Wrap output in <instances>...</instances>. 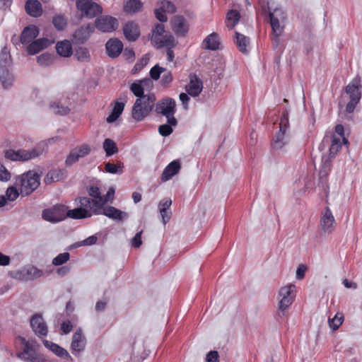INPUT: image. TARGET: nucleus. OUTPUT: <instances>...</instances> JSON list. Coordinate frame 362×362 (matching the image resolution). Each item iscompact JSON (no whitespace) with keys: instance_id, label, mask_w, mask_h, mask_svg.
<instances>
[{"instance_id":"f257e3e1","label":"nucleus","mask_w":362,"mask_h":362,"mask_svg":"<svg viewBox=\"0 0 362 362\" xmlns=\"http://www.w3.org/2000/svg\"><path fill=\"white\" fill-rule=\"evenodd\" d=\"M50 139L48 141H42L38 143L33 148L30 150L19 149L15 151L8 149L5 151L4 156L6 159L12 161H28L41 156L47 148L48 143L53 141Z\"/></svg>"},{"instance_id":"f03ea898","label":"nucleus","mask_w":362,"mask_h":362,"mask_svg":"<svg viewBox=\"0 0 362 362\" xmlns=\"http://www.w3.org/2000/svg\"><path fill=\"white\" fill-rule=\"evenodd\" d=\"M153 93L146 94L145 96L137 98L133 105L132 115L136 121H142L152 111L156 102Z\"/></svg>"},{"instance_id":"7ed1b4c3","label":"nucleus","mask_w":362,"mask_h":362,"mask_svg":"<svg viewBox=\"0 0 362 362\" xmlns=\"http://www.w3.org/2000/svg\"><path fill=\"white\" fill-rule=\"evenodd\" d=\"M40 184V175L33 170H29L16 177V185L19 187L21 195L29 196Z\"/></svg>"},{"instance_id":"20e7f679","label":"nucleus","mask_w":362,"mask_h":362,"mask_svg":"<svg viewBox=\"0 0 362 362\" xmlns=\"http://www.w3.org/2000/svg\"><path fill=\"white\" fill-rule=\"evenodd\" d=\"M361 77L356 76L346 86L345 93L349 95V101L346 106V112L352 113L361 98Z\"/></svg>"},{"instance_id":"39448f33","label":"nucleus","mask_w":362,"mask_h":362,"mask_svg":"<svg viewBox=\"0 0 362 362\" xmlns=\"http://www.w3.org/2000/svg\"><path fill=\"white\" fill-rule=\"evenodd\" d=\"M176 110V103L175 100L167 98L158 101L156 105V112L167 117V122L170 125L175 127L177 124L176 118L174 117Z\"/></svg>"},{"instance_id":"423d86ee","label":"nucleus","mask_w":362,"mask_h":362,"mask_svg":"<svg viewBox=\"0 0 362 362\" xmlns=\"http://www.w3.org/2000/svg\"><path fill=\"white\" fill-rule=\"evenodd\" d=\"M66 214L67 207L64 204H57L51 208L44 209L42 216L47 221L57 223L64 220L66 218Z\"/></svg>"},{"instance_id":"0eeeda50","label":"nucleus","mask_w":362,"mask_h":362,"mask_svg":"<svg viewBox=\"0 0 362 362\" xmlns=\"http://www.w3.org/2000/svg\"><path fill=\"white\" fill-rule=\"evenodd\" d=\"M76 8L83 16L93 18L103 11L102 7L92 0H76Z\"/></svg>"},{"instance_id":"6e6552de","label":"nucleus","mask_w":362,"mask_h":362,"mask_svg":"<svg viewBox=\"0 0 362 362\" xmlns=\"http://www.w3.org/2000/svg\"><path fill=\"white\" fill-rule=\"evenodd\" d=\"M295 288L293 284H288L279 289V296L280 298L279 302V309L283 313L289 308L295 298Z\"/></svg>"},{"instance_id":"1a4fd4ad","label":"nucleus","mask_w":362,"mask_h":362,"mask_svg":"<svg viewBox=\"0 0 362 362\" xmlns=\"http://www.w3.org/2000/svg\"><path fill=\"white\" fill-rule=\"evenodd\" d=\"M320 226L322 230L327 234L332 233L336 228L337 222L333 214L328 206H326L320 214Z\"/></svg>"},{"instance_id":"9d476101","label":"nucleus","mask_w":362,"mask_h":362,"mask_svg":"<svg viewBox=\"0 0 362 362\" xmlns=\"http://www.w3.org/2000/svg\"><path fill=\"white\" fill-rule=\"evenodd\" d=\"M119 25L117 18L103 16L96 19L95 27L102 32H112L115 30Z\"/></svg>"},{"instance_id":"9b49d317","label":"nucleus","mask_w":362,"mask_h":362,"mask_svg":"<svg viewBox=\"0 0 362 362\" xmlns=\"http://www.w3.org/2000/svg\"><path fill=\"white\" fill-rule=\"evenodd\" d=\"M30 326L38 337H45L47 335L48 328L42 315L39 314L34 315L30 319Z\"/></svg>"},{"instance_id":"f8f14e48","label":"nucleus","mask_w":362,"mask_h":362,"mask_svg":"<svg viewBox=\"0 0 362 362\" xmlns=\"http://www.w3.org/2000/svg\"><path fill=\"white\" fill-rule=\"evenodd\" d=\"M203 88L202 81L194 74H189V83L186 86L185 90L192 97L198 96Z\"/></svg>"},{"instance_id":"ddd939ff","label":"nucleus","mask_w":362,"mask_h":362,"mask_svg":"<svg viewBox=\"0 0 362 362\" xmlns=\"http://www.w3.org/2000/svg\"><path fill=\"white\" fill-rule=\"evenodd\" d=\"M288 143V134L284 132H278L272 139V148L275 151H284Z\"/></svg>"},{"instance_id":"4468645a","label":"nucleus","mask_w":362,"mask_h":362,"mask_svg":"<svg viewBox=\"0 0 362 362\" xmlns=\"http://www.w3.org/2000/svg\"><path fill=\"white\" fill-rule=\"evenodd\" d=\"M86 344V339L84 335L82 334L81 328L78 329L74 334L72 337V341L71 344V348L72 352L79 353L85 349Z\"/></svg>"},{"instance_id":"2eb2a0df","label":"nucleus","mask_w":362,"mask_h":362,"mask_svg":"<svg viewBox=\"0 0 362 362\" xmlns=\"http://www.w3.org/2000/svg\"><path fill=\"white\" fill-rule=\"evenodd\" d=\"M105 48L108 56L112 58H115L121 54L123 49V44L119 40L112 38L106 42Z\"/></svg>"},{"instance_id":"dca6fc26","label":"nucleus","mask_w":362,"mask_h":362,"mask_svg":"<svg viewBox=\"0 0 362 362\" xmlns=\"http://www.w3.org/2000/svg\"><path fill=\"white\" fill-rule=\"evenodd\" d=\"M181 165L178 160L170 162L163 170L160 177L162 182H166L177 174L180 170Z\"/></svg>"},{"instance_id":"f3484780","label":"nucleus","mask_w":362,"mask_h":362,"mask_svg":"<svg viewBox=\"0 0 362 362\" xmlns=\"http://www.w3.org/2000/svg\"><path fill=\"white\" fill-rule=\"evenodd\" d=\"M94 25L90 23L80 27L75 31L73 35L74 39L77 42L83 43L89 38L90 33L94 31Z\"/></svg>"},{"instance_id":"a211bd4d","label":"nucleus","mask_w":362,"mask_h":362,"mask_svg":"<svg viewBox=\"0 0 362 362\" xmlns=\"http://www.w3.org/2000/svg\"><path fill=\"white\" fill-rule=\"evenodd\" d=\"M78 199L80 208L89 209L95 215L100 214V202L88 197H79Z\"/></svg>"},{"instance_id":"6ab92c4d","label":"nucleus","mask_w":362,"mask_h":362,"mask_svg":"<svg viewBox=\"0 0 362 362\" xmlns=\"http://www.w3.org/2000/svg\"><path fill=\"white\" fill-rule=\"evenodd\" d=\"M101 214V212H100ZM102 214L106 216L107 217L115 220L121 221L124 218L128 217V214L120 211L119 209H116L112 206H107L103 209Z\"/></svg>"},{"instance_id":"aec40b11","label":"nucleus","mask_w":362,"mask_h":362,"mask_svg":"<svg viewBox=\"0 0 362 362\" xmlns=\"http://www.w3.org/2000/svg\"><path fill=\"white\" fill-rule=\"evenodd\" d=\"M123 32L125 37L129 41H136L140 35L138 25L132 21L128 22L124 25Z\"/></svg>"},{"instance_id":"412c9836","label":"nucleus","mask_w":362,"mask_h":362,"mask_svg":"<svg viewBox=\"0 0 362 362\" xmlns=\"http://www.w3.org/2000/svg\"><path fill=\"white\" fill-rule=\"evenodd\" d=\"M172 28L174 32L180 36H185L188 31L185 20L182 16H176L172 21Z\"/></svg>"},{"instance_id":"4be33fe9","label":"nucleus","mask_w":362,"mask_h":362,"mask_svg":"<svg viewBox=\"0 0 362 362\" xmlns=\"http://www.w3.org/2000/svg\"><path fill=\"white\" fill-rule=\"evenodd\" d=\"M38 35L39 30L35 25L28 26L24 28L21 35V42L22 44L30 43Z\"/></svg>"},{"instance_id":"5701e85b","label":"nucleus","mask_w":362,"mask_h":362,"mask_svg":"<svg viewBox=\"0 0 362 362\" xmlns=\"http://www.w3.org/2000/svg\"><path fill=\"white\" fill-rule=\"evenodd\" d=\"M43 344L46 348L52 351L57 356L61 357L64 359L71 360V357L68 353V351L65 349L57 345V344H54L48 340H43Z\"/></svg>"},{"instance_id":"b1692460","label":"nucleus","mask_w":362,"mask_h":362,"mask_svg":"<svg viewBox=\"0 0 362 362\" xmlns=\"http://www.w3.org/2000/svg\"><path fill=\"white\" fill-rule=\"evenodd\" d=\"M25 9L28 15L35 18L40 16L42 13V5L37 0H28Z\"/></svg>"},{"instance_id":"393cba45","label":"nucleus","mask_w":362,"mask_h":362,"mask_svg":"<svg viewBox=\"0 0 362 362\" xmlns=\"http://www.w3.org/2000/svg\"><path fill=\"white\" fill-rule=\"evenodd\" d=\"M49 45V41L47 38H40L31 42L28 46L27 50L29 54H35L42 49L46 48Z\"/></svg>"},{"instance_id":"a878e982","label":"nucleus","mask_w":362,"mask_h":362,"mask_svg":"<svg viewBox=\"0 0 362 362\" xmlns=\"http://www.w3.org/2000/svg\"><path fill=\"white\" fill-rule=\"evenodd\" d=\"M20 193L21 192H18L16 187L11 186L8 187L5 196H0V208L5 206L7 201H15L18 197Z\"/></svg>"},{"instance_id":"bb28decb","label":"nucleus","mask_w":362,"mask_h":362,"mask_svg":"<svg viewBox=\"0 0 362 362\" xmlns=\"http://www.w3.org/2000/svg\"><path fill=\"white\" fill-rule=\"evenodd\" d=\"M234 42L240 52L243 54L248 53L247 47L250 44V39L247 37L235 31Z\"/></svg>"},{"instance_id":"cd10ccee","label":"nucleus","mask_w":362,"mask_h":362,"mask_svg":"<svg viewBox=\"0 0 362 362\" xmlns=\"http://www.w3.org/2000/svg\"><path fill=\"white\" fill-rule=\"evenodd\" d=\"M93 213L89 209L83 208H76L71 210H67L66 217L71 218L73 219H81L89 218L92 216Z\"/></svg>"},{"instance_id":"c85d7f7f","label":"nucleus","mask_w":362,"mask_h":362,"mask_svg":"<svg viewBox=\"0 0 362 362\" xmlns=\"http://www.w3.org/2000/svg\"><path fill=\"white\" fill-rule=\"evenodd\" d=\"M56 50L60 56L69 57L72 54L71 44L69 40L58 42L56 45Z\"/></svg>"},{"instance_id":"c756f323","label":"nucleus","mask_w":362,"mask_h":362,"mask_svg":"<svg viewBox=\"0 0 362 362\" xmlns=\"http://www.w3.org/2000/svg\"><path fill=\"white\" fill-rule=\"evenodd\" d=\"M12 59L7 47H4L0 52V69H10Z\"/></svg>"},{"instance_id":"7c9ffc66","label":"nucleus","mask_w":362,"mask_h":362,"mask_svg":"<svg viewBox=\"0 0 362 362\" xmlns=\"http://www.w3.org/2000/svg\"><path fill=\"white\" fill-rule=\"evenodd\" d=\"M153 42L155 43L158 48L163 47L173 48L175 45V38L170 34L163 35L162 37L158 38V40H154Z\"/></svg>"},{"instance_id":"2f4dec72","label":"nucleus","mask_w":362,"mask_h":362,"mask_svg":"<svg viewBox=\"0 0 362 362\" xmlns=\"http://www.w3.org/2000/svg\"><path fill=\"white\" fill-rule=\"evenodd\" d=\"M204 48L210 50H216L219 47L218 35L216 33H212L208 35L204 40Z\"/></svg>"},{"instance_id":"473e14b6","label":"nucleus","mask_w":362,"mask_h":362,"mask_svg":"<svg viewBox=\"0 0 362 362\" xmlns=\"http://www.w3.org/2000/svg\"><path fill=\"white\" fill-rule=\"evenodd\" d=\"M14 77L10 72V69H0V81L5 89H8L13 85Z\"/></svg>"},{"instance_id":"72a5a7b5","label":"nucleus","mask_w":362,"mask_h":362,"mask_svg":"<svg viewBox=\"0 0 362 362\" xmlns=\"http://www.w3.org/2000/svg\"><path fill=\"white\" fill-rule=\"evenodd\" d=\"M124 103L115 102V106L113 107L112 112L107 117V119H106L107 122L112 123V122H115L117 119V118L122 113V112L124 110Z\"/></svg>"},{"instance_id":"f704fd0d","label":"nucleus","mask_w":362,"mask_h":362,"mask_svg":"<svg viewBox=\"0 0 362 362\" xmlns=\"http://www.w3.org/2000/svg\"><path fill=\"white\" fill-rule=\"evenodd\" d=\"M124 103L115 102V106L113 107L112 112L107 117V119H106L107 122L112 123V122H115L117 119V118L122 113V112L124 110Z\"/></svg>"},{"instance_id":"c9c22d12","label":"nucleus","mask_w":362,"mask_h":362,"mask_svg":"<svg viewBox=\"0 0 362 362\" xmlns=\"http://www.w3.org/2000/svg\"><path fill=\"white\" fill-rule=\"evenodd\" d=\"M124 103L115 102V106L113 107L112 112L107 117V119H106L107 122L112 123V122H115L117 119V118L122 113V112L124 110Z\"/></svg>"},{"instance_id":"e433bc0d","label":"nucleus","mask_w":362,"mask_h":362,"mask_svg":"<svg viewBox=\"0 0 362 362\" xmlns=\"http://www.w3.org/2000/svg\"><path fill=\"white\" fill-rule=\"evenodd\" d=\"M63 171L61 170H51L47 173L44 182L46 185L54 182H59L63 178Z\"/></svg>"},{"instance_id":"4c0bfd02","label":"nucleus","mask_w":362,"mask_h":362,"mask_svg":"<svg viewBox=\"0 0 362 362\" xmlns=\"http://www.w3.org/2000/svg\"><path fill=\"white\" fill-rule=\"evenodd\" d=\"M142 4L140 0H127L124 6V11L126 13H136L141 10Z\"/></svg>"},{"instance_id":"58836bf2","label":"nucleus","mask_w":362,"mask_h":362,"mask_svg":"<svg viewBox=\"0 0 362 362\" xmlns=\"http://www.w3.org/2000/svg\"><path fill=\"white\" fill-rule=\"evenodd\" d=\"M240 18V13L236 10H230L228 12L226 16V25L232 29L238 23Z\"/></svg>"},{"instance_id":"ea45409f","label":"nucleus","mask_w":362,"mask_h":362,"mask_svg":"<svg viewBox=\"0 0 362 362\" xmlns=\"http://www.w3.org/2000/svg\"><path fill=\"white\" fill-rule=\"evenodd\" d=\"M74 57L81 62H88L90 60L89 50L84 47H79L76 49Z\"/></svg>"},{"instance_id":"a19ab883","label":"nucleus","mask_w":362,"mask_h":362,"mask_svg":"<svg viewBox=\"0 0 362 362\" xmlns=\"http://www.w3.org/2000/svg\"><path fill=\"white\" fill-rule=\"evenodd\" d=\"M50 108L55 114L61 115H66L69 114L71 110L68 105L62 104L61 101L51 103Z\"/></svg>"},{"instance_id":"79ce46f5","label":"nucleus","mask_w":362,"mask_h":362,"mask_svg":"<svg viewBox=\"0 0 362 362\" xmlns=\"http://www.w3.org/2000/svg\"><path fill=\"white\" fill-rule=\"evenodd\" d=\"M103 148L107 156H111L118 151L117 146L115 141L110 139H105L103 142Z\"/></svg>"},{"instance_id":"37998d69","label":"nucleus","mask_w":362,"mask_h":362,"mask_svg":"<svg viewBox=\"0 0 362 362\" xmlns=\"http://www.w3.org/2000/svg\"><path fill=\"white\" fill-rule=\"evenodd\" d=\"M21 341H22L23 344L24 345V349H23V352L20 353L18 355V356L20 358L23 359V358H28V356L29 355H30V354H33L35 351L34 349V346L32 343H30L28 341H26L25 338H21Z\"/></svg>"},{"instance_id":"c03bdc74","label":"nucleus","mask_w":362,"mask_h":362,"mask_svg":"<svg viewBox=\"0 0 362 362\" xmlns=\"http://www.w3.org/2000/svg\"><path fill=\"white\" fill-rule=\"evenodd\" d=\"M124 165L122 163L119 162L117 165L112 163H107L105 165V170L107 173L111 174H121L122 173Z\"/></svg>"},{"instance_id":"a18cd8bd","label":"nucleus","mask_w":362,"mask_h":362,"mask_svg":"<svg viewBox=\"0 0 362 362\" xmlns=\"http://www.w3.org/2000/svg\"><path fill=\"white\" fill-rule=\"evenodd\" d=\"M341 147V139L339 137L332 136L331 146L329 147L330 156H334Z\"/></svg>"},{"instance_id":"49530a36","label":"nucleus","mask_w":362,"mask_h":362,"mask_svg":"<svg viewBox=\"0 0 362 362\" xmlns=\"http://www.w3.org/2000/svg\"><path fill=\"white\" fill-rule=\"evenodd\" d=\"M70 259V254L69 252H63L59 254L57 257H55L52 263L54 266H61L66 262H67Z\"/></svg>"},{"instance_id":"de8ad7c7","label":"nucleus","mask_w":362,"mask_h":362,"mask_svg":"<svg viewBox=\"0 0 362 362\" xmlns=\"http://www.w3.org/2000/svg\"><path fill=\"white\" fill-rule=\"evenodd\" d=\"M53 62V57L50 54L44 53L37 57V62L39 65L47 66L50 65Z\"/></svg>"},{"instance_id":"09e8293b","label":"nucleus","mask_w":362,"mask_h":362,"mask_svg":"<svg viewBox=\"0 0 362 362\" xmlns=\"http://www.w3.org/2000/svg\"><path fill=\"white\" fill-rule=\"evenodd\" d=\"M52 23L57 30H62L66 25V21L62 15H57L54 16Z\"/></svg>"},{"instance_id":"8fccbe9b","label":"nucleus","mask_w":362,"mask_h":362,"mask_svg":"<svg viewBox=\"0 0 362 362\" xmlns=\"http://www.w3.org/2000/svg\"><path fill=\"white\" fill-rule=\"evenodd\" d=\"M269 18L273 33L274 35H281L283 32V28L280 26L281 21L279 18H275L274 16L269 17Z\"/></svg>"},{"instance_id":"3c124183","label":"nucleus","mask_w":362,"mask_h":362,"mask_svg":"<svg viewBox=\"0 0 362 362\" xmlns=\"http://www.w3.org/2000/svg\"><path fill=\"white\" fill-rule=\"evenodd\" d=\"M343 320V315H340L339 316V314H337L333 318H329L328 322L330 328L332 330H337L342 324Z\"/></svg>"},{"instance_id":"603ef678","label":"nucleus","mask_w":362,"mask_h":362,"mask_svg":"<svg viewBox=\"0 0 362 362\" xmlns=\"http://www.w3.org/2000/svg\"><path fill=\"white\" fill-rule=\"evenodd\" d=\"M288 127H289L288 112L286 110L282 113V115L281 117L279 132H286Z\"/></svg>"},{"instance_id":"864d4df0","label":"nucleus","mask_w":362,"mask_h":362,"mask_svg":"<svg viewBox=\"0 0 362 362\" xmlns=\"http://www.w3.org/2000/svg\"><path fill=\"white\" fill-rule=\"evenodd\" d=\"M165 71V68L160 66L158 64H156L150 70L151 78L157 81L160 78V74Z\"/></svg>"},{"instance_id":"5fc2aeb1","label":"nucleus","mask_w":362,"mask_h":362,"mask_svg":"<svg viewBox=\"0 0 362 362\" xmlns=\"http://www.w3.org/2000/svg\"><path fill=\"white\" fill-rule=\"evenodd\" d=\"M130 90L138 98L146 95L144 94V87H141L139 81L133 83L130 86Z\"/></svg>"},{"instance_id":"6e6d98bb","label":"nucleus","mask_w":362,"mask_h":362,"mask_svg":"<svg viewBox=\"0 0 362 362\" xmlns=\"http://www.w3.org/2000/svg\"><path fill=\"white\" fill-rule=\"evenodd\" d=\"M163 73V74L161 77L160 84L163 87H168L173 81V74L170 71H168L166 69Z\"/></svg>"},{"instance_id":"4d7b16f0","label":"nucleus","mask_w":362,"mask_h":362,"mask_svg":"<svg viewBox=\"0 0 362 362\" xmlns=\"http://www.w3.org/2000/svg\"><path fill=\"white\" fill-rule=\"evenodd\" d=\"M165 33V27L163 24L157 23L153 30L151 40H158V38L162 37Z\"/></svg>"},{"instance_id":"13d9d810","label":"nucleus","mask_w":362,"mask_h":362,"mask_svg":"<svg viewBox=\"0 0 362 362\" xmlns=\"http://www.w3.org/2000/svg\"><path fill=\"white\" fill-rule=\"evenodd\" d=\"M81 157L78 156V154H76V152L73 148L68 156L66 157V159L65 160V165L66 166H71L74 163H76Z\"/></svg>"},{"instance_id":"bf43d9fd","label":"nucleus","mask_w":362,"mask_h":362,"mask_svg":"<svg viewBox=\"0 0 362 362\" xmlns=\"http://www.w3.org/2000/svg\"><path fill=\"white\" fill-rule=\"evenodd\" d=\"M79 157L83 158L90 152V148L87 144H83L74 148Z\"/></svg>"},{"instance_id":"052dcab7","label":"nucleus","mask_w":362,"mask_h":362,"mask_svg":"<svg viewBox=\"0 0 362 362\" xmlns=\"http://www.w3.org/2000/svg\"><path fill=\"white\" fill-rule=\"evenodd\" d=\"M115 194V189L113 187H110L107 194L105 196H101L100 206H102L107 202L112 201L114 198Z\"/></svg>"},{"instance_id":"680f3d73","label":"nucleus","mask_w":362,"mask_h":362,"mask_svg":"<svg viewBox=\"0 0 362 362\" xmlns=\"http://www.w3.org/2000/svg\"><path fill=\"white\" fill-rule=\"evenodd\" d=\"M23 360L28 362H45V358L42 354H37L36 351L30 354L28 358H23Z\"/></svg>"},{"instance_id":"e2e57ef3","label":"nucleus","mask_w":362,"mask_h":362,"mask_svg":"<svg viewBox=\"0 0 362 362\" xmlns=\"http://www.w3.org/2000/svg\"><path fill=\"white\" fill-rule=\"evenodd\" d=\"M160 8L166 13H173L176 11L175 5L172 2L166 0L161 1Z\"/></svg>"},{"instance_id":"0e129e2a","label":"nucleus","mask_w":362,"mask_h":362,"mask_svg":"<svg viewBox=\"0 0 362 362\" xmlns=\"http://www.w3.org/2000/svg\"><path fill=\"white\" fill-rule=\"evenodd\" d=\"M173 125H170L169 123L165 124H162L158 127V132L160 135L163 136H168L173 132Z\"/></svg>"},{"instance_id":"69168bd1","label":"nucleus","mask_w":362,"mask_h":362,"mask_svg":"<svg viewBox=\"0 0 362 362\" xmlns=\"http://www.w3.org/2000/svg\"><path fill=\"white\" fill-rule=\"evenodd\" d=\"M88 194L96 199L95 200L100 202L101 195H100V191L98 187L97 186H91L88 189Z\"/></svg>"},{"instance_id":"338daca9","label":"nucleus","mask_w":362,"mask_h":362,"mask_svg":"<svg viewBox=\"0 0 362 362\" xmlns=\"http://www.w3.org/2000/svg\"><path fill=\"white\" fill-rule=\"evenodd\" d=\"M10 178L11 173L1 163H0V180L8 181Z\"/></svg>"},{"instance_id":"774afa93","label":"nucleus","mask_w":362,"mask_h":362,"mask_svg":"<svg viewBox=\"0 0 362 362\" xmlns=\"http://www.w3.org/2000/svg\"><path fill=\"white\" fill-rule=\"evenodd\" d=\"M219 355L217 351H209L206 356V362H219Z\"/></svg>"}]
</instances>
